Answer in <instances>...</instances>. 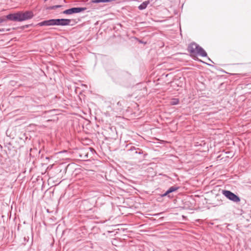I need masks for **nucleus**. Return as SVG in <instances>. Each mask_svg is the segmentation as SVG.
<instances>
[{
    "mask_svg": "<svg viewBox=\"0 0 251 251\" xmlns=\"http://www.w3.org/2000/svg\"><path fill=\"white\" fill-rule=\"evenodd\" d=\"M188 50L192 53L197 54L203 57L207 56L205 51L195 43H191L189 45Z\"/></svg>",
    "mask_w": 251,
    "mask_h": 251,
    "instance_id": "1",
    "label": "nucleus"
},
{
    "mask_svg": "<svg viewBox=\"0 0 251 251\" xmlns=\"http://www.w3.org/2000/svg\"><path fill=\"white\" fill-rule=\"evenodd\" d=\"M90 152H92V149L88 147L79 149V157L81 158V160H86L89 157Z\"/></svg>",
    "mask_w": 251,
    "mask_h": 251,
    "instance_id": "2",
    "label": "nucleus"
},
{
    "mask_svg": "<svg viewBox=\"0 0 251 251\" xmlns=\"http://www.w3.org/2000/svg\"><path fill=\"white\" fill-rule=\"evenodd\" d=\"M222 194L227 199L234 202H238L240 201V198L230 191L223 190Z\"/></svg>",
    "mask_w": 251,
    "mask_h": 251,
    "instance_id": "3",
    "label": "nucleus"
},
{
    "mask_svg": "<svg viewBox=\"0 0 251 251\" xmlns=\"http://www.w3.org/2000/svg\"><path fill=\"white\" fill-rule=\"evenodd\" d=\"M20 22L31 19L33 17V13L32 11H26L25 12H19Z\"/></svg>",
    "mask_w": 251,
    "mask_h": 251,
    "instance_id": "4",
    "label": "nucleus"
},
{
    "mask_svg": "<svg viewBox=\"0 0 251 251\" xmlns=\"http://www.w3.org/2000/svg\"><path fill=\"white\" fill-rule=\"evenodd\" d=\"M55 25H70L71 20L65 19H55Z\"/></svg>",
    "mask_w": 251,
    "mask_h": 251,
    "instance_id": "5",
    "label": "nucleus"
},
{
    "mask_svg": "<svg viewBox=\"0 0 251 251\" xmlns=\"http://www.w3.org/2000/svg\"><path fill=\"white\" fill-rule=\"evenodd\" d=\"M5 18L7 19L13 21H18L20 22V16L19 12L14 13V14H10L7 15L5 17Z\"/></svg>",
    "mask_w": 251,
    "mask_h": 251,
    "instance_id": "6",
    "label": "nucleus"
},
{
    "mask_svg": "<svg viewBox=\"0 0 251 251\" xmlns=\"http://www.w3.org/2000/svg\"><path fill=\"white\" fill-rule=\"evenodd\" d=\"M55 19H50L44 21L38 24L39 26H50L55 25Z\"/></svg>",
    "mask_w": 251,
    "mask_h": 251,
    "instance_id": "7",
    "label": "nucleus"
},
{
    "mask_svg": "<svg viewBox=\"0 0 251 251\" xmlns=\"http://www.w3.org/2000/svg\"><path fill=\"white\" fill-rule=\"evenodd\" d=\"M63 14H72L73 13H78V7H75L70 8L66 10H64L62 12Z\"/></svg>",
    "mask_w": 251,
    "mask_h": 251,
    "instance_id": "8",
    "label": "nucleus"
},
{
    "mask_svg": "<svg viewBox=\"0 0 251 251\" xmlns=\"http://www.w3.org/2000/svg\"><path fill=\"white\" fill-rule=\"evenodd\" d=\"M178 189V187L176 186H172L169 188V189L163 195V196H166L168 194L172 193L174 191H176Z\"/></svg>",
    "mask_w": 251,
    "mask_h": 251,
    "instance_id": "9",
    "label": "nucleus"
},
{
    "mask_svg": "<svg viewBox=\"0 0 251 251\" xmlns=\"http://www.w3.org/2000/svg\"><path fill=\"white\" fill-rule=\"evenodd\" d=\"M149 3V2L148 1H144L139 6L138 8L140 10L145 9Z\"/></svg>",
    "mask_w": 251,
    "mask_h": 251,
    "instance_id": "10",
    "label": "nucleus"
},
{
    "mask_svg": "<svg viewBox=\"0 0 251 251\" xmlns=\"http://www.w3.org/2000/svg\"><path fill=\"white\" fill-rule=\"evenodd\" d=\"M179 100L177 99H174L171 100L170 103L172 105H176L178 103Z\"/></svg>",
    "mask_w": 251,
    "mask_h": 251,
    "instance_id": "11",
    "label": "nucleus"
},
{
    "mask_svg": "<svg viewBox=\"0 0 251 251\" xmlns=\"http://www.w3.org/2000/svg\"><path fill=\"white\" fill-rule=\"evenodd\" d=\"M62 6L60 5H54L52 6H50L47 8V9L51 10V9H55L57 8L61 7Z\"/></svg>",
    "mask_w": 251,
    "mask_h": 251,
    "instance_id": "12",
    "label": "nucleus"
},
{
    "mask_svg": "<svg viewBox=\"0 0 251 251\" xmlns=\"http://www.w3.org/2000/svg\"><path fill=\"white\" fill-rule=\"evenodd\" d=\"M5 21L6 19L5 18V17H0V24L5 22Z\"/></svg>",
    "mask_w": 251,
    "mask_h": 251,
    "instance_id": "13",
    "label": "nucleus"
},
{
    "mask_svg": "<svg viewBox=\"0 0 251 251\" xmlns=\"http://www.w3.org/2000/svg\"><path fill=\"white\" fill-rule=\"evenodd\" d=\"M113 0H100L99 1H100L101 2H110Z\"/></svg>",
    "mask_w": 251,
    "mask_h": 251,
    "instance_id": "14",
    "label": "nucleus"
},
{
    "mask_svg": "<svg viewBox=\"0 0 251 251\" xmlns=\"http://www.w3.org/2000/svg\"><path fill=\"white\" fill-rule=\"evenodd\" d=\"M100 0H91L92 2L93 3H100V1H99Z\"/></svg>",
    "mask_w": 251,
    "mask_h": 251,
    "instance_id": "15",
    "label": "nucleus"
},
{
    "mask_svg": "<svg viewBox=\"0 0 251 251\" xmlns=\"http://www.w3.org/2000/svg\"><path fill=\"white\" fill-rule=\"evenodd\" d=\"M81 86L82 87H84V88H87V86L86 85H85V84H81Z\"/></svg>",
    "mask_w": 251,
    "mask_h": 251,
    "instance_id": "16",
    "label": "nucleus"
},
{
    "mask_svg": "<svg viewBox=\"0 0 251 251\" xmlns=\"http://www.w3.org/2000/svg\"><path fill=\"white\" fill-rule=\"evenodd\" d=\"M85 8H82L79 7V13L81 12L82 11L84 10Z\"/></svg>",
    "mask_w": 251,
    "mask_h": 251,
    "instance_id": "17",
    "label": "nucleus"
}]
</instances>
